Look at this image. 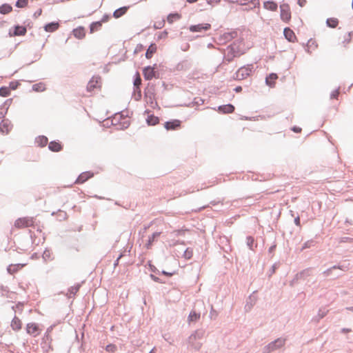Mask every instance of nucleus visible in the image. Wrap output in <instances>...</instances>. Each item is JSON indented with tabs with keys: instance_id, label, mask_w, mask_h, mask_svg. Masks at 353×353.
<instances>
[{
	"instance_id": "20e7f679",
	"label": "nucleus",
	"mask_w": 353,
	"mask_h": 353,
	"mask_svg": "<svg viewBox=\"0 0 353 353\" xmlns=\"http://www.w3.org/2000/svg\"><path fill=\"white\" fill-rule=\"evenodd\" d=\"M101 84V78L99 77H93L88 83L87 90L90 92L99 90Z\"/></svg>"
},
{
	"instance_id": "6e6552de",
	"label": "nucleus",
	"mask_w": 353,
	"mask_h": 353,
	"mask_svg": "<svg viewBox=\"0 0 353 353\" xmlns=\"http://www.w3.org/2000/svg\"><path fill=\"white\" fill-rule=\"evenodd\" d=\"M181 121L178 119L166 121L164 123V128L167 130H176L181 128Z\"/></svg>"
},
{
	"instance_id": "ddd939ff",
	"label": "nucleus",
	"mask_w": 353,
	"mask_h": 353,
	"mask_svg": "<svg viewBox=\"0 0 353 353\" xmlns=\"http://www.w3.org/2000/svg\"><path fill=\"white\" fill-rule=\"evenodd\" d=\"M155 71L153 67H146L143 69V76L146 80H150L154 77Z\"/></svg>"
},
{
	"instance_id": "f704fd0d",
	"label": "nucleus",
	"mask_w": 353,
	"mask_h": 353,
	"mask_svg": "<svg viewBox=\"0 0 353 353\" xmlns=\"http://www.w3.org/2000/svg\"><path fill=\"white\" fill-rule=\"evenodd\" d=\"M181 18V16L180 14H177V13H175V14H170V15H168V21L170 23H172L175 20H178Z\"/></svg>"
},
{
	"instance_id": "37998d69",
	"label": "nucleus",
	"mask_w": 353,
	"mask_h": 353,
	"mask_svg": "<svg viewBox=\"0 0 353 353\" xmlns=\"http://www.w3.org/2000/svg\"><path fill=\"white\" fill-rule=\"evenodd\" d=\"M109 19H110L109 15L105 14V15H104V16L102 17L101 20V21H99V22H101V24H103V23H106V22H108V21H109Z\"/></svg>"
},
{
	"instance_id": "f03ea898",
	"label": "nucleus",
	"mask_w": 353,
	"mask_h": 353,
	"mask_svg": "<svg viewBox=\"0 0 353 353\" xmlns=\"http://www.w3.org/2000/svg\"><path fill=\"white\" fill-rule=\"evenodd\" d=\"M35 219L31 216H23L17 219L14 223L16 229L21 230L26 228L34 227Z\"/></svg>"
},
{
	"instance_id": "39448f33",
	"label": "nucleus",
	"mask_w": 353,
	"mask_h": 353,
	"mask_svg": "<svg viewBox=\"0 0 353 353\" xmlns=\"http://www.w3.org/2000/svg\"><path fill=\"white\" fill-rule=\"evenodd\" d=\"M281 18L285 22H288L291 19V11L288 4H282L280 6Z\"/></svg>"
},
{
	"instance_id": "a18cd8bd",
	"label": "nucleus",
	"mask_w": 353,
	"mask_h": 353,
	"mask_svg": "<svg viewBox=\"0 0 353 353\" xmlns=\"http://www.w3.org/2000/svg\"><path fill=\"white\" fill-rule=\"evenodd\" d=\"M306 0H298V4L301 7H303L306 4Z\"/></svg>"
},
{
	"instance_id": "a19ab883",
	"label": "nucleus",
	"mask_w": 353,
	"mask_h": 353,
	"mask_svg": "<svg viewBox=\"0 0 353 353\" xmlns=\"http://www.w3.org/2000/svg\"><path fill=\"white\" fill-rule=\"evenodd\" d=\"M79 285L72 287L69 290L70 294L74 295L79 291Z\"/></svg>"
},
{
	"instance_id": "bb28decb",
	"label": "nucleus",
	"mask_w": 353,
	"mask_h": 353,
	"mask_svg": "<svg viewBox=\"0 0 353 353\" xmlns=\"http://www.w3.org/2000/svg\"><path fill=\"white\" fill-rule=\"evenodd\" d=\"M46 89V84L43 82L35 83L32 85V90L35 92H43Z\"/></svg>"
},
{
	"instance_id": "393cba45",
	"label": "nucleus",
	"mask_w": 353,
	"mask_h": 353,
	"mask_svg": "<svg viewBox=\"0 0 353 353\" xmlns=\"http://www.w3.org/2000/svg\"><path fill=\"white\" fill-rule=\"evenodd\" d=\"M48 138L45 136H39L36 139V143L40 147H44L48 144Z\"/></svg>"
},
{
	"instance_id": "dca6fc26",
	"label": "nucleus",
	"mask_w": 353,
	"mask_h": 353,
	"mask_svg": "<svg viewBox=\"0 0 353 353\" xmlns=\"http://www.w3.org/2000/svg\"><path fill=\"white\" fill-rule=\"evenodd\" d=\"M49 149L54 152H60L62 149V145L60 142L51 141L48 145Z\"/></svg>"
},
{
	"instance_id": "ea45409f",
	"label": "nucleus",
	"mask_w": 353,
	"mask_h": 353,
	"mask_svg": "<svg viewBox=\"0 0 353 353\" xmlns=\"http://www.w3.org/2000/svg\"><path fill=\"white\" fill-rule=\"evenodd\" d=\"M141 79L139 74L137 73V77L134 81V85L135 87L139 88V85H141Z\"/></svg>"
},
{
	"instance_id": "c756f323",
	"label": "nucleus",
	"mask_w": 353,
	"mask_h": 353,
	"mask_svg": "<svg viewBox=\"0 0 353 353\" xmlns=\"http://www.w3.org/2000/svg\"><path fill=\"white\" fill-rule=\"evenodd\" d=\"M200 314L196 313L195 311H192L188 316V321L190 322H196L200 319Z\"/></svg>"
},
{
	"instance_id": "5701e85b",
	"label": "nucleus",
	"mask_w": 353,
	"mask_h": 353,
	"mask_svg": "<svg viewBox=\"0 0 353 353\" xmlns=\"http://www.w3.org/2000/svg\"><path fill=\"white\" fill-rule=\"evenodd\" d=\"M146 121H147V123L150 125H155L157 123H159V117H157L153 114H151L148 117Z\"/></svg>"
},
{
	"instance_id": "49530a36",
	"label": "nucleus",
	"mask_w": 353,
	"mask_h": 353,
	"mask_svg": "<svg viewBox=\"0 0 353 353\" xmlns=\"http://www.w3.org/2000/svg\"><path fill=\"white\" fill-rule=\"evenodd\" d=\"M185 256L188 259H190L192 256V252L187 250L185 252Z\"/></svg>"
},
{
	"instance_id": "cd10ccee",
	"label": "nucleus",
	"mask_w": 353,
	"mask_h": 353,
	"mask_svg": "<svg viewBox=\"0 0 353 353\" xmlns=\"http://www.w3.org/2000/svg\"><path fill=\"white\" fill-rule=\"evenodd\" d=\"M102 24L101 22L96 21L91 23L90 26V33H94L96 31L99 30L101 28Z\"/></svg>"
},
{
	"instance_id": "f3484780",
	"label": "nucleus",
	"mask_w": 353,
	"mask_h": 353,
	"mask_svg": "<svg viewBox=\"0 0 353 353\" xmlns=\"http://www.w3.org/2000/svg\"><path fill=\"white\" fill-rule=\"evenodd\" d=\"M59 28V23L58 22H52L46 24L44 26V29L46 32H53Z\"/></svg>"
},
{
	"instance_id": "4468645a",
	"label": "nucleus",
	"mask_w": 353,
	"mask_h": 353,
	"mask_svg": "<svg viewBox=\"0 0 353 353\" xmlns=\"http://www.w3.org/2000/svg\"><path fill=\"white\" fill-rule=\"evenodd\" d=\"M218 110L223 114L232 113L234 110V107L232 104L223 105L219 106Z\"/></svg>"
},
{
	"instance_id": "7c9ffc66",
	"label": "nucleus",
	"mask_w": 353,
	"mask_h": 353,
	"mask_svg": "<svg viewBox=\"0 0 353 353\" xmlns=\"http://www.w3.org/2000/svg\"><path fill=\"white\" fill-rule=\"evenodd\" d=\"M12 10V6L8 4H3L0 6V13L3 14L10 13Z\"/></svg>"
},
{
	"instance_id": "2eb2a0df",
	"label": "nucleus",
	"mask_w": 353,
	"mask_h": 353,
	"mask_svg": "<svg viewBox=\"0 0 353 353\" xmlns=\"http://www.w3.org/2000/svg\"><path fill=\"white\" fill-rule=\"evenodd\" d=\"M277 79H278L277 74L275 73H272L266 77V79H265L266 84L268 85L270 87L272 88L274 86Z\"/></svg>"
},
{
	"instance_id": "423d86ee",
	"label": "nucleus",
	"mask_w": 353,
	"mask_h": 353,
	"mask_svg": "<svg viewBox=\"0 0 353 353\" xmlns=\"http://www.w3.org/2000/svg\"><path fill=\"white\" fill-rule=\"evenodd\" d=\"M26 331L28 334L35 337L40 334L41 330L37 323H30L26 325Z\"/></svg>"
},
{
	"instance_id": "aec40b11",
	"label": "nucleus",
	"mask_w": 353,
	"mask_h": 353,
	"mask_svg": "<svg viewBox=\"0 0 353 353\" xmlns=\"http://www.w3.org/2000/svg\"><path fill=\"white\" fill-rule=\"evenodd\" d=\"M21 321L18 317H14L11 322V327L12 330L18 331L21 328Z\"/></svg>"
},
{
	"instance_id": "72a5a7b5",
	"label": "nucleus",
	"mask_w": 353,
	"mask_h": 353,
	"mask_svg": "<svg viewBox=\"0 0 353 353\" xmlns=\"http://www.w3.org/2000/svg\"><path fill=\"white\" fill-rule=\"evenodd\" d=\"M28 5V0H17L16 2V7L19 8H23L27 7Z\"/></svg>"
},
{
	"instance_id": "5fc2aeb1",
	"label": "nucleus",
	"mask_w": 353,
	"mask_h": 353,
	"mask_svg": "<svg viewBox=\"0 0 353 353\" xmlns=\"http://www.w3.org/2000/svg\"><path fill=\"white\" fill-rule=\"evenodd\" d=\"M188 3H192L196 2L198 0H186Z\"/></svg>"
},
{
	"instance_id": "f8f14e48",
	"label": "nucleus",
	"mask_w": 353,
	"mask_h": 353,
	"mask_svg": "<svg viewBox=\"0 0 353 353\" xmlns=\"http://www.w3.org/2000/svg\"><path fill=\"white\" fill-rule=\"evenodd\" d=\"M283 34L285 39L290 42H294L296 40V37L294 32L289 28H285L284 29Z\"/></svg>"
},
{
	"instance_id": "473e14b6",
	"label": "nucleus",
	"mask_w": 353,
	"mask_h": 353,
	"mask_svg": "<svg viewBox=\"0 0 353 353\" xmlns=\"http://www.w3.org/2000/svg\"><path fill=\"white\" fill-rule=\"evenodd\" d=\"M10 94V88L6 86L0 88V96L6 97Z\"/></svg>"
},
{
	"instance_id": "bf43d9fd",
	"label": "nucleus",
	"mask_w": 353,
	"mask_h": 353,
	"mask_svg": "<svg viewBox=\"0 0 353 353\" xmlns=\"http://www.w3.org/2000/svg\"><path fill=\"white\" fill-rule=\"evenodd\" d=\"M343 331H344V332H349L350 330H349L343 329Z\"/></svg>"
},
{
	"instance_id": "603ef678",
	"label": "nucleus",
	"mask_w": 353,
	"mask_h": 353,
	"mask_svg": "<svg viewBox=\"0 0 353 353\" xmlns=\"http://www.w3.org/2000/svg\"><path fill=\"white\" fill-rule=\"evenodd\" d=\"M121 256H122V255H120V256L118 257V259H117V261H115V263H114V266H117V265L119 264V259L121 258Z\"/></svg>"
},
{
	"instance_id": "9d476101",
	"label": "nucleus",
	"mask_w": 353,
	"mask_h": 353,
	"mask_svg": "<svg viewBox=\"0 0 353 353\" xmlns=\"http://www.w3.org/2000/svg\"><path fill=\"white\" fill-rule=\"evenodd\" d=\"M276 343H279V347H282L285 344V340L281 339H278L275 340L274 342L270 343L267 346L266 353H268L271 351H274V350H276Z\"/></svg>"
},
{
	"instance_id": "a878e982",
	"label": "nucleus",
	"mask_w": 353,
	"mask_h": 353,
	"mask_svg": "<svg viewBox=\"0 0 353 353\" xmlns=\"http://www.w3.org/2000/svg\"><path fill=\"white\" fill-rule=\"evenodd\" d=\"M264 8L271 11H276L277 10V4L274 1H266L263 5Z\"/></svg>"
},
{
	"instance_id": "4be33fe9",
	"label": "nucleus",
	"mask_w": 353,
	"mask_h": 353,
	"mask_svg": "<svg viewBox=\"0 0 353 353\" xmlns=\"http://www.w3.org/2000/svg\"><path fill=\"white\" fill-rule=\"evenodd\" d=\"M24 265V264H12L8 266V271L10 274H12L21 269Z\"/></svg>"
},
{
	"instance_id": "1a4fd4ad",
	"label": "nucleus",
	"mask_w": 353,
	"mask_h": 353,
	"mask_svg": "<svg viewBox=\"0 0 353 353\" xmlns=\"http://www.w3.org/2000/svg\"><path fill=\"white\" fill-rule=\"evenodd\" d=\"M94 175V174L90 171L82 172L75 181V183L82 184L87 181L88 179L93 177Z\"/></svg>"
},
{
	"instance_id": "a211bd4d",
	"label": "nucleus",
	"mask_w": 353,
	"mask_h": 353,
	"mask_svg": "<svg viewBox=\"0 0 353 353\" xmlns=\"http://www.w3.org/2000/svg\"><path fill=\"white\" fill-rule=\"evenodd\" d=\"M10 130V123L8 121H2L0 123V131L5 134L9 133Z\"/></svg>"
},
{
	"instance_id": "4c0bfd02",
	"label": "nucleus",
	"mask_w": 353,
	"mask_h": 353,
	"mask_svg": "<svg viewBox=\"0 0 353 353\" xmlns=\"http://www.w3.org/2000/svg\"><path fill=\"white\" fill-rule=\"evenodd\" d=\"M105 350L110 352H114L117 350V347L113 344H110L106 346Z\"/></svg>"
},
{
	"instance_id": "c03bdc74",
	"label": "nucleus",
	"mask_w": 353,
	"mask_h": 353,
	"mask_svg": "<svg viewBox=\"0 0 353 353\" xmlns=\"http://www.w3.org/2000/svg\"><path fill=\"white\" fill-rule=\"evenodd\" d=\"M247 240H248V245H249L250 248H252V244H253V243H254V239H253L252 237H251V236H249V237H248Z\"/></svg>"
},
{
	"instance_id": "052dcab7",
	"label": "nucleus",
	"mask_w": 353,
	"mask_h": 353,
	"mask_svg": "<svg viewBox=\"0 0 353 353\" xmlns=\"http://www.w3.org/2000/svg\"><path fill=\"white\" fill-rule=\"evenodd\" d=\"M352 8L353 9V0H352Z\"/></svg>"
},
{
	"instance_id": "09e8293b",
	"label": "nucleus",
	"mask_w": 353,
	"mask_h": 353,
	"mask_svg": "<svg viewBox=\"0 0 353 353\" xmlns=\"http://www.w3.org/2000/svg\"><path fill=\"white\" fill-rule=\"evenodd\" d=\"M162 274L165 275V276H172L174 273H171V272H165V271H163Z\"/></svg>"
},
{
	"instance_id": "4d7b16f0",
	"label": "nucleus",
	"mask_w": 353,
	"mask_h": 353,
	"mask_svg": "<svg viewBox=\"0 0 353 353\" xmlns=\"http://www.w3.org/2000/svg\"><path fill=\"white\" fill-rule=\"evenodd\" d=\"M276 349H278V348H279V347H279V343H276Z\"/></svg>"
},
{
	"instance_id": "58836bf2",
	"label": "nucleus",
	"mask_w": 353,
	"mask_h": 353,
	"mask_svg": "<svg viewBox=\"0 0 353 353\" xmlns=\"http://www.w3.org/2000/svg\"><path fill=\"white\" fill-rule=\"evenodd\" d=\"M230 1H232L233 3H239L241 5H245L249 2L252 3L254 1V0H230Z\"/></svg>"
},
{
	"instance_id": "b1692460",
	"label": "nucleus",
	"mask_w": 353,
	"mask_h": 353,
	"mask_svg": "<svg viewBox=\"0 0 353 353\" xmlns=\"http://www.w3.org/2000/svg\"><path fill=\"white\" fill-rule=\"evenodd\" d=\"M26 33V28L24 26H17L14 29V36H23Z\"/></svg>"
},
{
	"instance_id": "de8ad7c7",
	"label": "nucleus",
	"mask_w": 353,
	"mask_h": 353,
	"mask_svg": "<svg viewBox=\"0 0 353 353\" xmlns=\"http://www.w3.org/2000/svg\"><path fill=\"white\" fill-rule=\"evenodd\" d=\"M150 103L151 106L152 108H154L156 105H157V103L156 102L153 101V99H152V97H150Z\"/></svg>"
},
{
	"instance_id": "2f4dec72",
	"label": "nucleus",
	"mask_w": 353,
	"mask_h": 353,
	"mask_svg": "<svg viewBox=\"0 0 353 353\" xmlns=\"http://www.w3.org/2000/svg\"><path fill=\"white\" fill-rule=\"evenodd\" d=\"M327 24L329 27L334 28L339 24V21L336 18H330L327 19Z\"/></svg>"
},
{
	"instance_id": "e433bc0d",
	"label": "nucleus",
	"mask_w": 353,
	"mask_h": 353,
	"mask_svg": "<svg viewBox=\"0 0 353 353\" xmlns=\"http://www.w3.org/2000/svg\"><path fill=\"white\" fill-rule=\"evenodd\" d=\"M19 85V83L18 81H11L8 88H10V91L16 90Z\"/></svg>"
},
{
	"instance_id": "864d4df0",
	"label": "nucleus",
	"mask_w": 353,
	"mask_h": 353,
	"mask_svg": "<svg viewBox=\"0 0 353 353\" xmlns=\"http://www.w3.org/2000/svg\"><path fill=\"white\" fill-rule=\"evenodd\" d=\"M167 32H164L163 33L161 34V36H159V38H162V37H165L167 36Z\"/></svg>"
},
{
	"instance_id": "3c124183",
	"label": "nucleus",
	"mask_w": 353,
	"mask_h": 353,
	"mask_svg": "<svg viewBox=\"0 0 353 353\" xmlns=\"http://www.w3.org/2000/svg\"><path fill=\"white\" fill-rule=\"evenodd\" d=\"M235 92H240L242 90V88L241 86H237L234 89Z\"/></svg>"
},
{
	"instance_id": "6e6d98bb",
	"label": "nucleus",
	"mask_w": 353,
	"mask_h": 353,
	"mask_svg": "<svg viewBox=\"0 0 353 353\" xmlns=\"http://www.w3.org/2000/svg\"><path fill=\"white\" fill-rule=\"evenodd\" d=\"M150 353H155L154 350H152Z\"/></svg>"
},
{
	"instance_id": "c85d7f7f",
	"label": "nucleus",
	"mask_w": 353,
	"mask_h": 353,
	"mask_svg": "<svg viewBox=\"0 0 353 353\" xmlns=\"http://www.w3.org/2000/svg\"><path fill=\"white\" fill-rule=\"evenodd\" d=\"M161 234V232H154L152 234L151 236L149 237L148 243L146 245V247L148 249H150L153 243V242L155 241L157 238H158Z\"/></svg>"
},
{
	"instance_id": "6ab92c4d",
	"label": "nucleus",
	"mask_w": 353,
	"mask_h": 353,
	"mask_svg": "<svg viewBox=\"0 0 353 353\" xmlns=\"http://www.w3.org/2000/svg\"><path fill=\"white\" fill-rule=\"evenodd\" d=\"M128 8H129V7L124 6V7H121V8L116 10L113 13V17L116 19H118V18L122 17L123 15H124L126 13Z\"/></svg>"
},
{
	"instance_id": "13d9d810",
	"label": "nucleus",
	"mask_w": 353,
	"mask_h": 353,
	"mask_svg": "<svg viewBox=\"0 0 353 353\" xmlns=\"http://www.w3.org/2000/svg\"><path fill=\"white\" fill-rule=\"evenodd\" d=\"M296 222L297 223H299V219H297L296 220Z\"/></svg>"
},
{
	"instance_id": "412c9836",
	"label": "nucleus",
	"mask_w": 353,
	"mask_h": 353,
	"mask_svg": "<svg viewBox=\"0 0 353 353\" xmlns=\"http://www.w3.org/2000/svg\"><path fill=\"white\" fill-rule=\"evenodd\" d=\"M157 46L154 43H152L146 51L145 57L147 59H151L153 54L157 52Z\"/></svg>"
},
{
	"instance_id": "c9c22d12",
	"label": "nucleus",
	"mask_w": 353,
	"mask_h": 353,
	"mask_svg": "<svg viewBox=\"0 0 353 353\" xmlns=\"http://www.w3.org/2000/svg\"><path fill=\"white\" fill-rule=\"evenodd\" d=\"M353 38V32H349L344 36L343 43L345 45H347L350 43L352 39Z\"/></svg>"
},
{
	"instance_id": "0eeeda50",
	"label": "nucleus",
	"mask_w": 353,
	"mask_h": 353,
	"mask_svg": "<svg viewBox=\"0 0 353 353\" xmlns=\"http://www.w3.org/2000/svg\"><path fill=\"white\" fill-rule=\"evenodd\" d=\"M211 28L210 23H200L197 25L191 26L189 28L190 32H201L203 31H207Z\"/></svg>"
},
{
	"instance_id": "9b49d317",
	"label": "nucleus",
	"mask_w": 353,
	"mask_h": 353,
	"mask_svg": "<svg viewBox=\"0 0 353 353\" xmlns=\"http://www.w3.org/2000/svg\"><path fill=\"white\" fill-rule=\"evenodd\" d=\"M74 37L78 39H82L85 37V29L82 26H79L72 31Z\"/></svg>"
},
{
	"instance_id": "7ed1b4c3",
	"label": "nucleus",
	"mask_w": 353,
	"mask_h": 353,
	"mask_svg": "<svg viewBox=\"0 0 353 353\" xmlns=\"http://www.w3.org/2000/svg\"><path fill=\"white\" fill-rule=\"evenodd\" d=\"M254 66L252 64L240 68L235 74L234 79L238 81L243 80L251 75L253 72Z\"/></svg>"
},
{
	"instance_id": "79ce46f5",
	"label": "nucleus",
	"mask_w": 353,
	"mask_h": 353,
	"mask_svg": "<svg viewBox=\"0 0 353 353\" xmlns=\"http://www.w3.org/2000/svg\"><path fill=\"white\" fill-rule=\"evenodd\" d=\"M339 95V90H334L331 94V98L332 99H337Z\"/></svg>"
},
{
	"instance_id": "f257e3e1",
	"label": "nucleus",
	"mask_w": 353,
	"mask_h": 353,
	"mask_svg": "<svg viewBox=\"0 0 353 353\" xmlns=\"http://www.w3.org/2000/svg\"><path fill=\"white\" fill-rule=\"evenodd\" d=\"M252 47V45L250 42H247L244 39H241L231 44L230 50L233 53L234 57H239L245 54Z\"/></svg>"
},
{
	"instance_id": "8fccbe9b",
	"label": "nucleus",
	"mask_w": 353,
	"mask_h": 353,
	"mask_svg": "<svg viewBox=\"0 0 353 353\" xmlns=\"http://www.w3.org/2000/svg\"><path fill=\"white\" fill-rule=\"evenodd\" d=\"M293 131L299 133V132H301V128L299 127H294V128H293Z\"/></svg>"
}]
</instances>
